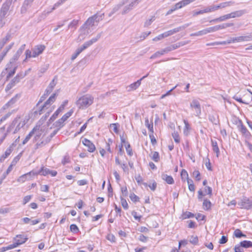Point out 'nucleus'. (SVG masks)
<instances>
[{
	"instance_id": "1",
	"label": "nucleus",
	"mask_w": 252,
	"mask_h": 252,
	"mask_svg": "<svg viewBox=\"0 0 252 252\" xmlns=\"http://www.w3.org/2000/svg\"><path fill=\"white\" fill-rule=\"evenodd\" d=\"M45 129L44 126L36 125L32 130L33 137L32 141L35 143L34 148L35 149L43 147L50 141V139L44 138V136L46 134Z\"/></svg>"
},
{
	"instance_id": "2",
	"label": "nucleus",
	"mask_w": 252,
	"mask_h": 252,
	"mask_svg": "<svg viewBox=\"0 0 252 252\" xmlns=\"http://www.w3.org/2000/svg\"><path fill=\"white\" fill-rule=\"evenodd\" d=\"M56 94H53L48 100L45 102L43 105L39 106V103L42 101V96L36 105V108L34 109L33 113L34 115H41L46 112V117L48 116L49 114L55 109V106H52V104L56 100Z\"/></svg>"
},
{
	"instance_id": "3",
	"label": "nucleus",
	"mask_w": 252,
	"mask_h": 252,
	"mask_svg": "<svg viewBox=\"0 0 252 252\" xmlns=\"http://www.w3.org/2000/svg\"><path fill=\"white\" fill-rule=\"evenodd\" d=\"M30 119L29 115L25 116L24 118L16 117L8 126L7 133L12 132L15 134L19 132L28 123Z\"/></svg>"
},
{
	"instance_id": "4",
	"label": "nucleus",
	"mask_w": 252,
	"mask_h": 252,
	"mask_svg": "<svg viewBox=\"0 0 252 252\" xmlns=\"http://www.w3.org/2000/svg\"><path fill=\"white\" fill-rule=\"evenodd\" d=\"M94 97L87 94L77 98L76 104L79 109H84L91 106L94 102Z\"/></svg>"
},
{
	"instance_id": "5",
	"label": "nucleus",
	"mask_w": 252,
	"mask_h": 252,
	"mask_svg": "<svg viewBox=\"0 0 252 252\" xmlns=\"http://www.w3.org/2000/svg\"><path fill=\"white\" fill-rule=\"evenodd\" d=\"M45 49V46L44 45H37L35 46L31 50H26L25 51L26 58L24 60V62H27L28 59L31 58H36L41 54Z\"/></svg>"
},
{
	"instance_id": "6",
	"label": "nucleus",
	"mask_w": 252,
	"mask_h": 252,
	"mask_svg": "<svg viewBox=\"0 0 252 252\" xmlns=\"http://www.w3.org/2000/svg\"><path fill=\"white\" fill-rule=\"evenodd\" d=\"M103 15L104 14L100 15L95 14L90 17L83 25L82 29H90L92 27L96 26L97 23L102 20Z\"/></svg>"
},
{
	"instance_id": "7",
	"label": "nucleus",
	"mask_w": 252,
	"mask_h": 252,
	"mask_svg": "<svg viewBox=\"0 0 252 252\" xmlns=\"http://www.w3.org/2000/svg\"><path fill=\"white\" fill-rule=\"evenodd\" d=\"M241 209L250 210L252 208V200L244 196L238 203Z\"/></svg>"
},
{
	"instance_id": "8",
	"label": "nucleus",
	"mask_w": 252,
	"mask_h": 252,
	"mask_svg": "<svg viewBox=\"0 0 252 252\" xmlns=\"http://www.w3.org/2000/svg\"><path fill=\"white\" fill-rule=\"evenodd\" d=\"M190 108L195 111V115L199 117L201 114V105L199 101L196 99H193L190 103Z\"/></svg>"
},
{
	"instance_id": "9",
	"label": "nucleus",
	"mask_w": 252,
	"mask_h": 252,
	"mask_svg": "<svg viewBox=\"0 0 252 252\" xmlns=\"http://www.w3.org/2000/svg\"><path fill=\"white\" fill-rule=\"evenodd\" d=\"M12 2V0H6L2 4L0 10V16L1 17H5L7 15L10 6Z\"/></svg>"
},
{
	"instance_id": "10",
	"label": "nucleus",
	"mask_w": 252,
	"mask_h": 252,
	"mask_svg": "<svg viewBox=\"0 0 252 252\" xmlns=\"http://www.w3.org/2000/svg\"><path fill=\"white\" fill-rule=\"evenodd\" d=\"M28 240V237L26 235L24 234L17 235L13 239L14 243H13L14 246H15V248L18 246L25 243Z\"/></svg>"
},
{
	"instance_id": "11",
	"label": "nucleus",
	"mask_w": 252,
	"mask_h": 252,
	"mask_svg": "<svg viewBox=\"0 0 252 252\" xmlns=\"http://www.w3.org/2000/svg\"><path fill=\"white\" fill-rule=\"evenodd\" d=\"M234 38L235 43L251 41H252V33H248L244 35L234 37Z\"/></svg>"
},
{
	"instance_id": "12",
	"label": "nucleus",
	"mask_w": 252,
	"mask_h": 252,
	"mask_svg": "<svg viewBox=\"0 0 252 252\" xmlns=\"http://www.w3.org/2000/svg\"><path fill=\"white\" fill-rule=\"evenodd\" d=\"M139 3L138 0H134L131 1L128 5L125 6L122 12V14H125L135 7Z\"/></svg>"
},
{
	"instance_id": "13",
	"label": "nucleus",
	"mask_w": 252,
	"mask_h": 252,
	"mask_svg": "<svg viewBox=\"0 0 252 252\" xmlns=\"http://www.w3.org/2000/svg\"><path fill=\"white\" fill-rule=\"evenodd\" d=\"M82 143L88 148V151L89 152L93 153L95 150V146L88 139L84 138L82 140Z\"/></svg>"
},
{
	"instance_id": "14",
	"label": "nucleus",
	"mask_w": 252,
	"mask_h": 252,
	"mask_svg": "<svg viewBox=\"0 0 252 252\" xmlns=\"http://www.w3.org/2000/svg\"><path fill=\"white\" fill-rule=\"evenodd\" d=\"M187 26L188 25L184 26H182V27H179L175 28L174 29L169 30L168 31L165 32L163 33V34L164 35V36L165 38V37H167L169 36L170 35H172L174 34V33H177V32H180L182 30H183V29H185L187 27Z\"/></svg>"
},
{
	"instance_id": "15",
	"label": "nucleus",
	"mask_w": 252,
	"mask_h": 252,
	"mask_svg": "<svg viewBox=\"0 0 252 252\" xmlns=\"http://www.w3.org/2000/svg\"><path fill=\"white\" fill-rule=\"evenodd\" d=\"M15 144L12 143L5 151L4 154H3L0 158V162H2L5 158H6L13 151V147L15 146Z\"/></svg>"
},
{
	"instance_id": "16",
	"label": "nucleus",
	"mask_w": 252,
	"mask_h": 252,
	"mask_svg": "<svg viewBox=\"0 0 252 252\" xmlns=\"http://www.w3.org/2000/svg\"><path fill=\"white\" fill-rule=\"evenodd\" d=\"M20 56V55L16 53L13 57L10 59L9 63L7 64L6 69L11 68V67L10 66V65L13 66L14 65H17L16 62L18 60Z\"/></svg>"
},
{
	"instance_id": "17",
	"label": "nucleus",
	"mask_w": 252,
	"mask_h": 252,
	"mask_svg": "<svg viewBox=\"0 0 252 252\" xmlns=\"http://www.w3.org/2000/svg\"><path fill=\"white\" fill-rule=\"evenodd\" d=\"M216 32V29H215V26H214V27H209V28H206L205 29H204L203 30L198 31V32H198V36H201L203 35L206 34L208 33L213 32Z\"/></svg>"
},
{
	"instance_id": "18",
	"label": "nucleus",
	"mask_w": 252,
	"mask_h": 252,
	"mask_svg": "<svg viewBox=\"0 0 252 252\" xmlns=\"http://www.w3.org/2000/svg\"><path fill=\"white\" fill-rule=\"evenodd\" d=\"M101 36V33H99L97 35L96 37H94V38H93L92 39H91V40H89V41H87L86 42H85L83 45L84 46L86 47V48L87 49V48H88L89 46H90L91 45H92L93 43H95V42H96L98 39H99V38Z\"/></svg>"
},
{
	"instance_id": "19",
	"label": "nucleus",
	"mask_w": 252,
	"mask_h": 252,
	"mask_svg": "<svg viewBox=\"0 0 252 252\" xmlns=\"http://www.w3.org/2000/svg\"><path fill=\"white\" fill-rule=\"evenodd\" d=\"M141 80H138L136 82H134L129 85L127 87L128 91H131L133 90H135L137 89L140 85H141Z\"/></svg>"
},
{
	"instance_id": "20",
	"label": "nucleus",
	"mask_w": 252,
	"mask_h": 252,
	"mask_svg": "<svg viewBox=\"0 0 252 252\" xmlns=\"http://www.w3.org/2000/svg\"><path fill=\"white\" fill-rule=\"evenodd\" d=\"M211 144L213 151L216 154V156L218 157L220 155V150L218 145L217 142L215 140H212Z\"/></svg>"
},
{
	"instance_id": "21",
	"label": "nucleus",
	"mask_w": 252,
	"mask_h": 252,
	"mask_svg": "<svg viewBox=\"0 0 252 252\" xmlns=\"http://www.w3.org/2000/svg\"><path fill=\"white\" fill-rule=\"evenodd\" d=\"M11 35L7 33L6 36L0 40V50L2 48L4 45L10 40Z\"/></svg>"
},
{
	"instance_id": "22",
	"label": "nucleus",
	"mask_w": 252,
	"mask_h": 252,
	"mask_svg": "<svg viewBox=\"0 0 252 252\" xmlns=\"http://www.w3.org/2000/svg\"><path fill=\"white\" fill-rule=\"evenodd\" d=\"M126 3V0H123V1L121 2L120 3L115 5L114 7V8H113L111 12L110 13L109 16H111L112 15H113L114 13H115L116 12H117L118 10H119L120 9V8L122 6H123L124 4H125Z\"/></svg>"
},
{
	"instance_id": "23",
	"label": "nucleus",
	"mask_w": 252,
	"mask_h": 252,
	"mask_svg": "<svg viewBox=\"0 0 252 252\" xmlns=\"http://www.w3.org/2000/svg\"><path fill=\"white\" fill-rule=\"evenodd\" d=\"M161 178L168 184H173L174 183V179L171 176L164 174L162 175Z\"/></svg>"
},
{
	"instance_id": "24",
	"label": "nucleus",
	"mask_w": 252,
	"mask_h": 252,
	"mask_svg": "<svg viewBox=\"0 0 252 252\" xmlns=\"http://www.w3.org/2000/svg\"><path fill=\"white\" fill-rule=\"evenodd\" d=\"M25 77V74H20L19 72L16 76L11 80V81L15 85L20 82V81Z\"/></svg>"
},
{
	"instance_id": "25",
	"label": "nucleus",
	"mask_w": 252,
	"mask_h": 252,
	"mask_svg": "<svg viewBox=\"0 0 252 252\" xmlns=\"http://www.w3.org/2000/svg\"><path fill=\"white\" fill-rule=\"evenodd\" d=\"M18 95L12 98L4 106V109H6L14 104L18 99Z\"/></svg>"
},
{
	"instance_id": "26",
	"label": "nucleus",
	"mask_w": 252,
	"mask_h": 252,
	"mask_svg": "<svg viewBox=\"0 0 252 252\" xmlns=\"http://www.w3.org/2000/svg\"><path fill=\"white\" fill-rule=\"evenodd\" d=\"M189 43V41H181L179 42H178L177 43L171 45L172 48L173 50H174L180 47L183 46Z\"/></svg>"
},
{
	"instance_id": "27",
	"label": "nucleus",
	"mask_w": 252,
	"mask_h": 252,
	"mask_svg": "<svg viewBox=\"0 0 252 252\" xmlns=\"http://www.w3.org/2000/svg\"><path fill=\"white\" fill-rule=\"evenodd\" d=\"M56 83L55 82V79H53V80L50 82L48 87L46 90L45 92L46 93V95H48L49 94L51 93Z\"/></svg>"
},
{
	"instance_id": "28",
	"label": "nucleus",
	"mask_w": 252,
	"mask_h": 252,
	"mask_svg": "<svg viewBox=\"0 0 252 252\" xmlns=\"http://www.w3.org/2000/svg\"><path fill=\"white\" fill-rule=\"evenodd\" d=\"M242 248H249L252 247V242L250 241H243L239 244Z\"/></svg>"
},
{
	"instance_id": "29",
	"label": "nucleus",
	"mask_w": 252,
	"mask_h": 252,
	"mask_svg": "<svg viewBox=\"0 0 252 252\" xmlns=\"http://www.w3.org/2000/svg\"><path fill=\"white\" fill-rule=\"evenodd\" d=\"M229 14L230 18H233L241 16L242 15L244 14V11L243 10H238L231 12Z\"/></svg>"
},
{
	"instance_id": "30",
	"label": "nucleus",
	"mask_w": 252,
	"mask_h": 252,
	"mask_svg": "<svg viewBox=\"0 0 252 252\" xmlns=\"http://www.w3.org/2000/svg\"><path fill=\"white\" fill-rule=\"evenodd\" d=\"M240 131L242 134L247 138L250 137L251 134L250 132L247 130V128L243 125L240 126Z\"/></svg>"
},
{
	"instance_id": "31",
	"label": "nucleus",
	"mask_w": 252,
	"mask_h": 252,
	"mask_svg": "<svg viewBox=\"0 0 252 252\" xmlns=\"http://www.w3.org/2000/svg\"><path fill=\"white\" fill-rule=\"evenodd\" d=\"M11 67V68L6 69L7 70H8V74L7 76V78H10L12 75L14 74L15 73L16 70L17 68V65H14L13 66H10Z\"/></svg>"
},
{
	"instance_id": "32",
	"label": "nucleus",
	"mask_w": 252,
	"mask_h": 252,
	"mask_svg": "<svg viewBox=\"0 0 252 252\" xmlns=\"http://www.w3.org/2000/svg\"><path fill=\"white\" fill-rule=\"evenodd\" d=\"M230 19V14H227L222 16H220L218 18L213 20V21L215 22H221L225 20Z\"/></svg>"
},
{
	"instance_id": "33",
	"label": "nucleus",
	"mask_w": 252,
	"mask_h": 252,
	"mask_svg": "<svg viewBox=\"0 0 252 252\" xmlns=\"http://www.w3.org/2000/svg\"><path fill=\"white\" fill-rule=\"evenodd\" d=\"M184 123L185 124V127L184 128V134L185 135H188L189 133V130L190 128V125L189 124L188 122L185 120H184Z\"/></svg>"
},
{
	"instance_id": "34",
	"label": "nucleus",
	"mask_w": 252,
	"mask_h": 252,
	"mask_svg": "<svg viewBox=\"0 0 252 252\" xmlns=\"http://www.w3.org/2000/svg\"><path fill=\"white\" fill-rule=\"evenodd\" d=\"M145 126L148 128L150 132L152 133L154 132L153 122H151L150 123L148 118L145 119Z\"/></svg>"
},
{
	"instance_id": "35",
	"label": "nucleus",
	"mask_w": 252,
	"mask_h": 252,
	"mask_svg": "<svg viewBox=\"0 0 252 252\" xmlns=\"http://www.w3.org/2000/svg\"><path fill=\"white\" fill-rule=\"evenodd\" d=\"M50 169L44 167H42L40 170H39V175L43 176H46L49 174Z\"/></svg>"
},
{
	"instance_id": "36",
	"label": "nucleus",
	"mask_w": 252,
	"mask_h": 252,
	"mask_svg": "<svg viewBox=\"0 0 252 252\" xmlns=\"http://www.w3.org/2000/svg\"><path fill=\"white\" fill-rule=\"evenodd\" d=\"M232 26H233L232 23H227V24H223L221 25H217V26H215V27L216 29V31H217L219 30L225 29L227 27H230Z\"/></svg>"
},
{
	"instance_id": "37",
	"label": "nucleus",
	"mask_w": 252,
	"mask_h": 252,
	"mask_svg": "<svg viewBox=\"0 0 252 252\" xmlns=\"http://www.w3.org/2000/svg\"><path fill=\"white\" fill-rule=\"evenodd\" d=\"M211 206V202L207 200V199H204L203 203V209L205 210H208L210 209Z\"/></svg>"
},
{
	"instance_id": "38",
	"label": "nucleus",
	"mask_w": 252,
	"mask_h": 252,
	"mask_svg": "<svg viewBox=\"0 0 252 252\" xmlns=\"http://www.w3.org/2000/svg\"><path fill=\"white\" fill-rule=\"evenodd\" d=\"M64 121H63L62 118L58 120L57 122L55 123L54 124L55 126L57 127L58 129H60L61 127L63 126Z\"/></svg>"
},
{
	"instance_id": "39",
	"label": "nucleus",
	"mask_w": 252,
	"mask_h": 252,
	"mask_svg": "<svg viewBox=\"0 0 252 252\" xmlns=\"http://www.w3.org/2000/svg\"><path fill=\"white\" fill-rule=\"evenodd\" d=\"M14 248H15V246H14L13 244H12L7 246L0 248V252H4L5 251L11 250Z\"/></svg>"
},
{
	"instance_id": "40",
	"label": "nucleus",
	"mask_w": 252,
	"mask_h": 252,
	"mask_svg": "<svg viewBox=\"0 0 252 252\" xmlns=\"http://www.w3.org/2000/svg\"><path fill=\"white\" fill-rule=\"evenodd\" d=\"M78 23V20H73L71 21V22L68 25V29H74L76 28V27Z\"/></svg>"
},
{
	"instance_id": "41",
	"label": "nucleus",
	"mask_w": 252,
	"mask_h": 252,
	"mask_svg": "<svg viewBox=\"0 0 252 252\" xmlns=\"http://www.w3.org/2000/svg\"><path fill=\"white\" fill-rule=\"evenodd\" d=\"M152 159L155 162H158L159 160V154L157 152H154L152 153Z\"/></svg>"
},
{
	"instance_id": "42",
	"label": "nucleus",
	"mask_w": 252,
	"mask_h": 252,
	"mask_svg": "<svg viewBox=\"0 0 252 252\" xmlns=\"http://www.w3.org/2000/svg\"><path fill=\"white\" fill-rule=\"evenodd\" d=\"M181 176L182 180H187L189 178V175L187 171L185 169H182L181 173Z\"/></svg>"
},
{
	"instance_id": "43",
	"label": "nucleus",
	"mask_w": 252,
	"mask_h": 252,
	"mask_svg": "<svg viewBox=\"0 0 252 252\" xmlns=\"http://www.w3.org/2000/svg\"><path fill=\"white\" fill-rule=\"evenodd\" d=\"M235 236L237 238H241L242 237H246V235L243 234L240 229H236L234 233Z\"/></svg>"
},
{
	"instance_id": "44",
	"label": "nucleus",
	"mask_w": 252,
	"mask_h": 252,
	"mask_svg": "<svg viewBox=\"0 0 252 252\" xmlns=\"http://www.w3.org/2000/svg\"><path fill=\"white\" fill-rule=\"evenodd\" d=\"M28 175L27 174H25L22 176H21L17 180V181L20 183H24L27 180H28ZM31 179H28V180H30Z\"/></svg>"
},
{
	"instance_id": "45",
	"label": "nucleus",
	"mask_w": 252,
	"mask_h": 252,
	"mask_svg": "<svg viewBox=\"0 0 252 252\" xmlns=\"http://www.w3.org/2000/svg\"><path fill=\"white\" fill-rule=\"evenodd\" d=\"M33 136V134L32 133V130L30 131V132L26 136V138L24 139L22 142L23 145L26 144L32 138V137Z\"/></svg>"
},
{
	"instance_id": "46",
	"label": "nucleus",
	"mask_w": 252,
	"mask_h": 252,
	"mask_svg": "<svg viewBox=\"0 0 252 252\" xmlns=\"http://www.w3.org/2000/svg\"><path fill=\"white\" fill-rule=\"evenodd\" d=\"M111 129L116 133H118V124H112L110 126Z\"/></svg>"
},
{
	"instance_id": "47",
	"label": "nucleus",
	"mask_w": 252,
	"mask_h": 252,
	"mask_svg": "<svg viewBox=\"0 0 252 252\" xmlns=\"http://www.w3.org/2000/svg\"><path fill=\"white\" fill-rule=\"evenodd\" d=\"M193 214L189 212H186L182 215L183 219H187L193 217Z\"/></svg>"
},
{
	"instance_id": "48",
	"label": "nucleus",
	"mask_w": 252,
	"mask_h": 252,
	"mask_svg": "<svg viewBox=\"0 0 252 252\" xmlns=\"http://www.w3.org/2000/svg\"><path fill=\"white\" fill-rule=\"evenodd\" d=\"M70 231L73 233H77L79 232V230L78 227L76 224H72L70 226Z\"/></svg>"
},
{
	"instance_id": "49",
	"label": "nucleus",
	"mask_w": 252,
	"mask_h": 252,
	"mask_svg": "<svg viewBox=\"0 0 252 252\" xmlns=\"http://www.w3.org/2000/svg\"><path fill=\"white\" fill-rule=\"evenodd\" d=\"M157 183L155 181H153L151 183L149 184L148 185V187H149L150 189L152 191H155L157 189Z\"/></svg>"
},
{
	"instance_id": "50",
	"label": "nucleus",
	"mask_w": 252,
	"mask_h": 252,
	"mask_svg": "<svg viewBox=\"0 0 252 252\" xmlns=\"http://www.w3.org/2000/svg\"><path fill=\"white\" fill-rule=\"evenodd\" d=\"M73 111L70 110V111L65 113L62 117V119L65 122L68 118H69L72 114Z\"/></svg>"
},
{
	"instance_id": "51",
	"label": "nucleus",
	"mask_w": 252,
	"mask_h": 252,
	"mask_svg": "<svg viewBox=\"0 0 252 252\" xmlns=\"http://www.w3.org/2000/svg\"><path fill=\"white\" fill-rule=\"evenodd\" d=\"M192 175L197 181L200 180V174L198 170H194L192 173Z\"/></svg>"
},
{
	"instance_id": "52",
	"label": "nucleus",
	"mask_w": 252,
	"mask_h": 252,
	"mask_svg": "<svg viewBox=\"0 0 252 252\" xmlns=\"http://www.w3.org/2000/svg\"><path fill=\"white\" fill-rule=\"evenodd\" d=\"M48 69L47 65H44V66L41 67L38 72V75L39 77H41L44 72L46 71Z\"/></svg>"
},
{
	"instance_id": "53",
	"label": "nucleus",
	"mask_w": 252,
	"mask_h": 252,
	"mask_svg": "<svg viewBox=\"0 0 252 252\" xmlns=\"http://www.w3.org/2000/svg\"><path fill=\"white\" fill-rule=\"evenodd\" d=\"M129 197L131 201L134 202H138L139 200V198L134 193H131L129 195Z\"/></svg>"
},
{
	"instance_id": "54",
	"label": "nucleus",
	"mask_w": 252,
	"mask_h": 252,
	"mask_svg": "<svg viewBox=\"0 0 252 252\" xmlns=\"http://www.w3.org/2000/svg\"><path fill=\"white\" fill-rule=\"evenodd\" d=\"M172 136L175 142L177 143H179L180 142V138L177 132L174 131L172 133Z\"/></svg>"
},
{
	"instance_id": "55",
	"label": "nucleus",
	"mask_w": 252,
	"mask_h": 252,
	"mask_svg": "<svg viewBox=\"0 0 252 252\" xmlns=\"http://www.w3.org/2000/svg\"><path fill=\"white\" fill-rule=\"evenodd\" d=\"M121 204L124 209L127 210L128 208V204L126 200L123 198L121 199Z\"/></svg>"
},
{
	"instance_id": "56",
	"label": "nucleus",
	"mask_w": 252,
	"mask_h": 252,
	"mask_svg": "<svg viewBox=\"0 0 252 252\" xmlns=\"http://www.w3.org/2000/svg\"><path fill=\"white\" fill-rule=\"evenodd\" d=\"M227 44V41H216L210 44H208L207 45H226Z\"/></svg>"
},
{
	"instance_id": "57",
	"label": "nucleus",
	"mask_w": 252,
	"mask_h": 252,
	"mask_svg": "<svg viewBox=\"0 0 252 252\" xmlns=\"http://www.w3.org/2000/svg\"><path fill=\"white\" fill-rule=\"evenodd\" d=\"M125 146L126 147V151L127 154L130 156H132V149L130 148V144L129 143H127V145H125Z\"/></svg>"
},
{
	"instance_id": "58",
	"label": "nucleus",
	"mask_w": 252,
	"mask_h": 252,
	"mask_svg": "<svg viewBox=\"0 0 252 252\" xmlns=\"http://www.w3.org/2000/svg\"><path fill=\"white\" fill-rule=\"evenodd\" d=\"M205 13H209L215 11L214 5H211L204 9Z\"/></svg>"
},
{
	"instance_id": "59",
	"label": "nucleus",
	"mask_w": 252,
	"mask_h": 252,
	"mask_svg": "<svg viewBox=\"0 0 252 252\" xmlns=\"http://www.w3.org/2000/svg\"><path fill=\"white\" fill-rule=\"evenodd\" d=\"M28 176H34L37 175H39V170L38 171H35V170H32L28 173H27Z\"/></svg>"
},
{
	"instance_id": "60",
	"label": "nucleus",
	"mask_w": 252,
	"mask_h": 252,
	"mask_svg": "<svg viewBox=\"0 0 252 252\" xmlns=\"http://www.w3.org/2000/svg\"><path fill=\"white\" fill-rule=\"evenodd\" d=\"M189 242L193 244H196L198 242V238L196 236H191Z\"/></svg>"
},
{
	"instance_id": "61",
	"label": "nucleus",
	"mask_w": 252,
	"mask_h": 252,
	"mask_svg": "<svg viewBox=\"0 0 252 252\" xmlns=\"http://www.w3.org/2000/svg\"><path fill=\"white\" fill-rule=\"evenodd\" d=\"M232 2L231 1H227L224 2H222L220 3L221 8H225L226 7H228L230 6L232 4Z\"/></svg>"
},
{
	"instance_id": "62",
	"label": "nucleus",
	"mask_w": 252,
	"mask_h": 252,
	"mask_svg": "<svg viewBox=\"0 0 252 252\" xmlns=\"http://www.w3.org/2000/svg\"><path fill=\"white\" fill-rule=\"evenodd\" d=\"M195 0H181L183 6H185L189 3L194 1Z\"/></svg>"
},
{
	"instance_id": "63",
	"label": "nucleus",
	"mask_w": 252,
	"mask_h": 252,
	"mask_svg": "<svg viewBox=\"0 0 252 252\" xmlns=\"http://www.w3.org/2000/svg\"><path fill=\"white\" fill-rule=\"evenodd\" d=\"M235 252H244V249L239 244L235 246Z\"/></svg>"
},
{
	"instance_id": "64",
	"label": "nucleus",
	"mask_w": 252,
	"mask_h": 252,
	"mask_svg": "<svg viewBox=\"0 0 252 252\" xmlns=\"http://www.w3.org/2000/svg\"><path fill=\"white\" fill-rule=\"evenodd\" d=\"M15 85V84H14L11 81V82L7 84V85L6 87L5 91L6 92L10 90L11 88H12Z\"/></svg>"
}]
</instances>
